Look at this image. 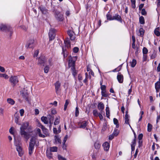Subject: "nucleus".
I'll list each match as a JSON object with an SVG mask.
<instances>
[{
    "mask_svg": "<svg viewBox=\"0 0 160 160\" xmlns=\"http://www.w3.org/2000/svg\"><path fill=\"white\" fill-rule=\"evenodd\" d=\"M29 123L28 122H25L23 123L22 126L20 128V133L22 135H23V137L26 139L27 141L29 139L30 135L24 130L28 128H31V126H29Z\"/></svg>",
    "mask_w": 160,
    "mask_h": 160,
    "instance_id": "obj_1",
    "label": "nucleus"
},
{
    "mask_svg": "<svg viewBox=\"0 0 160 160\" xmlns=\"http://www.w3.org/2000/svg\"><path fill=\"white\" fill-rule=\"evenodd\" d=\"M30 141L28 149L29 154L31 155L33 152L35 143V139L34 138H32Z\"/></svg>",
    "mask_w": 160,
    "mask_h": 160,
    "instance_id": "obj_2",
    "label": "nucleus"
},
{
    "mask_svg": "<svg viewBox=\"0 0 160 160\" xmlns=\"http://www.w3.org/2000/svg\"><path fill=\"white\" fill-rule=\"evenodd\" d=\"M19 142L18 143L17 141L15 140V144L16 146V149L18 152V155L21 157L23 154L24 152L23 151L22 148L19 144Z\"/></svg>",
    "mask_w": 160,
    "mask_h": 160,
    "instance_id": "obj_3",
    "label": "nucleus"
},
{
    "mask_svg": "<svg viewBox=\"0 0 160 160\" xmlns=\"http://www.w3.org/2000/svg\"><path fill=\"white\" fill-rule=\"evenodd\" d=\"M34 42L33 39H30L27 42L25 45V48L27 49L33 48L34 45Z\"/></svg>",
    "mask_w": 160,
    "mask_h": 160,
    "instance_id": "obj_4",
    "label": "nucleus"
},
{
    "mask_svg": "<svg viewBox=\"0 0 160 160\" xmlns=\"http://www.w3.org/2000/svg\"><path fill=\"white\" fill-rule=\"evenodd\" d=\"M77 59V57H72L70 56L69 58V66L72 68L74 67L75 62Z\"/></svg>",
    "mask_w": 160,
    "mask_h": 160,
    "instance_id": "obj_5",
    "label": "nucleus"
},
{
    "mask_svg": "<svg viewBox=\"0 0 160 160\" xmlns=\"http://www.w3.org/2000/svg\"><path fill=\"white\" fill-rule=\"evenodd\" d=\"M12 28L9 26H7L3 24L0 25V30L2 31H10V34L11 35L12 32H11Z\"/></svg>",
    "mask_w": 160,
    "mask_h": 160,
    "instance_id": "obj_6",
    "label": "nucleus"
},
{
    "mask_svg": "<svg viewBox=\"0 0 160 160\" xmlns=\"http://www.w3.org/2000/svg\"><path fill=\"white\" fill-rule=\"evenodd\" d=\"M54 13L55 16L57 20L59 21L62 20L63 18L62 14L60 13V12L57 10H55Z\"/></svg>",
    "mask_w": 160,
    "mask_h": 160,
    "instance_id": "obj_7",
    "label": "nucleus"
},
{
    "mask_svg": "<svg viewBox=\"0 0 160 160\" xmlns=\"http://www.w3.org/2000/svg\"><path fill=\"white\" fill-rule=\"evenodd\" d=\"M9 81L13 87H14L18 82V78L16 76H11L9 78Z\"/></svg>",
    "mask_w": 160,
    "mask_h": 160,
    "instance_id": "obj_8",
    "label": "nucleus"
},
{
    "mask_svg": "<svg viewBox=\"0 0 160 160\" xmlns=\"http://www.w3.org/2000/svg\"><path fill=\"white\" fill-rule=\"evenodd\" d=\"M67 33L70 37V40L72 41H74L75 38V34L73 31L70 30L67 31Z\"/></svg>",
    "mask_w": 160,
    "mask_h": 160,
    "instance_id": "obj_9",
    "label": "nucleus"
},
{
    "mask_svg": "<svg viewBox=\"0 0 160 160\" xmlns=\"http://www.w3.org/2000/svg\"><path fill=\"white\" fill-rule=\"evenodd\" d=\"M46 61V58L45 57L41 56L38 59V65H42L43 66H44V63H45Z\"/></svg>",
    "mask_w": 160,
    "mask_h": 160,
    "instance_id": "obj_10",
    "label": "nucleus"
},
{
    "mask_svg": "<svg viewBox=\"0 0 160 160\" xmlns=\"http://www.w3.org/2000/svg\"><path fill=\"white\" fill-rule=\"evenodd\" d=\"M55 30L54 29H51L49 33V36L50 40H52L55 37Z\"/></svg>",
    "mask_w": 160,
    "mask_h": 160,
    "instance_id": "obj_11",
    "label": "nucleus"
},
{
    "mask_svg": "<svg viewBox=\"0 0 160 160\" xmlns=\"http://www.w3.org/2000/svg\"><path fill=\"white\" fill-rule=\"evenodd\" d=\"M98 109L101 112V113H104V112L103 111V110L104 108V105L102 102L99 103L98 104Z\"/></svg>",
    "mask_w": 160,
    "mask_h": 160,
    "instance_id": "obj_12",
    "label": "nucleus"
},
{
    "mask_svg": "<svg viewBox=\"0 0 160 160\" xmlns=\"http://www.w3.org/2000/svg\"><path fill=\"white\" fill-rule=\"evenodd\" d=\"M55 89L56 90V92L57 93H58L59 92V88L61 86V83L59 82V81H57L55 83Z\"/></svg>",
    "mask_w": 160,
    "mask_h": 160,
    "instance_id": "obj_13",
    "label": "nucleus"
},
{
    "mask_svg": "<svg viewBox=\"0 0 160 160\" xmlns=\"http://www.w3.org/2000/svg\"><path fill=\"white\" fill-rule=\"evenodd\" d=\"M102 146L104 150L106 151H107L108 150L110 147L109 143L107 142H106L104 143L102 145Z\"/></svg>",
    "mask_w": 160,
    "mask_h": 160,
    "instance_id": "obj_14",
    "label": "nucleus"
},
{
    "mask_svg": "<svg viewBox=\"0 0 160 160\" xmlns=\"http://www.w3.org/2000/svg\"><path fill=\"white\" fill-rule=\"evenodd\" d=\"M144 33V31L142 28H140L138 31L137 32V34L141 37H142Z\"/></svg>",
    "mask_w": 160,
    "mask_h": 160,
    "instance_id": "obj_15",
    "label": "nucleus"
},
{
    "mask_svg": "<svg viewBox=\"0 0 160 160\" xmlns=\"http://www.w3.org/2000/svg\"><path fill=\"white\" fill-rule=\"evenodd\" d=\"M118 80L119 82L122 83L123 82V77L122 75L118 74L117 76Z\"/></svg>",
    "mask_w": 160,
    "mask_h": 160,
    "instance_id": "obj_16",
    "label": "nucleus"
},
{
    "mask_svg": "<svg viewBox=\"0 0 160 160\" xmlns=\"http://www.w3.org/2000/svg\"><path fill=\"white\" fill-rule=\"evenodd\" d=\"M22 96L23 98L26 101H28V94L27 92H24L22 93Z\"/></svg>",
    "mask_w": 160,
    "mask_h": 160,
    "instance_id": "obj_17",
    "label": "nucleus"
},
{
    "mask_svg": "<svg viewBox=\"0 0 160 160\" xmlns=\"http://www.w3.org/2000/svg\"><path fill=\"white\" fill-rule=\"evenodd\" d=\"M64 43L67 48H69L71 47L70 43L69 40L68 38H67L64 40Z\"/></svg>",
    "mask_w": 160,
    "mask_h": 160,
    "instance_id": "obj_18",
    "label": "nucleus"
},
{
    "mask_svg": "<svg viewBox=\"0 0 160 160\" xmlns=\"http://www.w3.org/2000/svg\"><path fill=\"white\" fill-rule=\"evenodd\" d=\"M48 117L43 116L41 118V120L45 124H47L48 122Z\"/></svg>",
    "mask_w": 160,
    "mask_h": 160,
    "instance_id": "obj_19",
    "label": "nucleus"
},
{
    "mask_svg": "<svg viewBox=\"0 0 160 160\" xmlns=\"http://www.w3.org/2000/svg\"><path fill=\"white\" fill-rule=\"evenodd\" d=\"M48 119L49 120V122L50 124H52V121L53 120L54 117L52 115H49L48 116Z\"/></svg>",
    "mask_w": 160,
    "mask_h": 160,
    "instance_id": "obj_20",
    "label": "nucleus"
},
{
    "mask_svg": "<svg viewBox=\"0 0 160 160\" xmlns=\"http://www.w3.org/2000/svg\"><path fill=\"white\" fill-rule=\"evenodd\" d=\"M50 151H48V150L46 151V155L47 157L49 159H51L52 158V154L51 152Z\"/></svg>",
    "mask_w": 160,
    "mask_h": 160,
    "instance_id": "obj_21",
    "label": "nucleus"
},
{
    "mask_svg": "<svg viewBox=\"0 0 160 160\" xmlns=\"http://www.w3.org/2000/svg\"><path fill=\"white\" fill-rule=\"evenodd\" d=\"M81 125L80 126L79 128H84L86 126L87 123V122L84 121L81 122Z\"/></svg>",
    "mask_w": 160,
    "mask_h": 160,
    "instance_id": "obj_22",
    "label": "nucleus"
},
{
    "mask_svg": "<svg viewBox=\"0 0 160 160\" xmlns=\"http://www.w3.org/2000/svg\"><path fill=\"white\" fill-rule=\"evenodd\" d=\"M112 20H116L118 21H120L121 18L120 16L118 15H115V16L112 17Z\"/></svg>",
    "mask_w": 160,
    "mask_h": 160,
    "instance_id": "obj_23",
    "label": "nucleus"
},
{
    "mask_svg": "<svg viewBox=\"0 0 160 160\" xmlns=\"http://www.w3.org/2000/svg\"><path fill=\"white\" fill-rule=\"evenodd\" d=\"M126 114L125 116V123L126 124H129V116L127 114V112H126Z\"/></svg>",
    "mask_w": 160,
    "mask_h": 160,
    "instance_id": "obj_24",
    "label": "nucleus"
},
{
    "mask_svg": "<svg viewBox=\"0 0 160 160\" xmlns=\"http://www.w3.org/2000/svg\"><path fill=\"white\" fill-rule=\"evenodd\" d=\"M54 138L55 142L56 143H58L61 144V141L60 138L57 136L56 135L54 137Z\"/></svg>",
    "mask_w": 160,
    "mask_h": 160,
    "instance_id": "obj_25",
    "label": "nucleus"
},
{
    "mask_svg": "<svg viewBox=\"0 0 160 160\" xmlns=\"http://www.w3.org/2000/svg\"><path fill=\"white\" fill-rule=\"evenodd\" d=\"M7 102L12 105H13L15 103V101L12 98H9L7 99Z\"/></svg>",
    "mask_w": 160,
    "mask_h": 160,
    "instance_id": "obj_26",
    "label": "nucleus"
},
{
    "mask_svg": "<svg viewBox=\"0 0 160 160\" xmlns=\"http://www.w3.org/2000/svg\"><path fill=\"white\" fill-rule=\"evenodd\" d=\"M37 133L38 134L39 136L42 138L45 137V135L41 134V130L39 128H38L37 130Z\"/></svg>",
    "mask_w": 160,
    "mask_h": 160,
    "instance_id": "obj_27",
    "label": "nucleus"
},
{
    "mask_svg": "<svg viewBox=\"0 0 160 160\" xmlns=\"http://www.w3.org/2000/svg\"><path fill=\"white\" fill-rule=\"evenodd\" d=\"M136 63L137 62L136 60L135 59H133L132 60V61L130 62L131 66L132 68H133L135 66L136 64Z\"/></svg>",
    "mask_w": 160,
    "mask_h": 160,
    "instance_id": "obj_28",
    "label": "nucleus"
},
{
    "mask_svg": "<svg viewBox=\"0 0 160 160\" xmlns=\"http://www.w3.org/2000/svg\"><path fill=\"white\" fill-rule=\"evenodd\" d=\"M50 150L51 152H56L58 150V147L56 146L51 147L50 148Z\"/></svg>",
    "mask_w": 160,
    "mask_h": 160,
    "instance_id": "obj_29",
    "label": "nucleus"
},
{
    "mask_svg": "<svg viewBox=\"0 0 160 160\" xmlns=\"http://www.w3.org/2000/svg\"><path fill=\"white\" fill-rule=\"evenodd\" d=\"M60 119V117L58 116L56 118V119L54 122V124L55 125H57L59 124V120Z\"/></svg>",
    "mask_w": 160,
    "mask_h": 160,
    "instance_id": "obj_30",
    "label": "nucleus"
},
{
    "mask_svg": "<svg viewBox=\"0 0 160 160\" xmlns=\"http://www.w3.org/2000/svg\"><path fill=\"white\" fill-rule=\"evenodd\" d=\"M152 126L150 123H148V131L150 132L152 131Z\"/></svg>",
    "mask_w": 160,
    "mask_h": 160,
    "instance_id": "obj_31",
    "label": "nucleus"
},
{
    "mask_svg": "<svg viewBox=\"0 0 160 160\" xmlns=\"http://www.w3.org/2000/svg\"><path fill=\"white\" fill-rule=\"evenodd\" d=\"M19 116L18 115H16L15 117V122L17 124L20 125V124L18 122V120L19 118Z\"/></svg>",
    "mask_w": 160,
    "mask_h": 160,
    "instance_id": "obj_32",
    "label": "nucleus"
},
{
    "mask_svg": "<svg viewBox=\"0 0 160 160\" xmlns=\"http://www.w3.org/2000/svg\"><path fill=\"white\" fill-rule=\"evenodd\" d=\"M4 78L5 79H8V76L6 74L0 73V78Z\"/></svg>",
    "mask_w": 160,
    "mask_h": 160,
    "instance_id": "obj_33",
    "label": "nucleus"
},
{
    "mask_svg": "<svg viewBox=\"0 0 160 160\" xmlns=\"http://www.w3.org/2000/svg\"><path fill=\"white\" fill-rule=\"evenodd\" d=\"M158 28H157L154 30V33L157 36H159L160 35V33L158 31Z\"/></svg>",
    "mask_w": 160,
    "mask_h": 160,
    "instance_id": "obj_34",
    "label": "nucleus"
},
{
    "mask_svg": "<svg viewBox=\"0 0 160 160\" xmlns=\"http://www.w3.org/2000/svg\"><path fill=\"white\" fill-rule=\"evenodd\" d=\"M139 22L141 24H143L144 23V19L143 17L141 16L140 17Z\"/></svg>",
    "mask_w": 160,
    "mask_h": 160,
    "instance_id": "obj_35",
    "label": "nucleus"
},
{
    "mask_svg": "<svg viewBox=\"0 0 160 160\" xmlns=\"http://www.w3.org/2000/svg\"><path fill=\"white\" fill-rule=\"evenodd\" d=\"M69 103V101L68 100H66L65 103V104L64 106V111L66 110L67 106L68 105V104Z\"/></svg>",
    "mask_w": 160,
    "mask_h": 160,
    "instance_id": "obj_36",
    "label": "nucleus"
},
{
    "mask_svg": "<svg viewBox=\"0 0 160 160\" xmlns=\"http://www.w3.org/2000/svg\"><path fill=\"white\" fill-rule=\"evenodd\" d=\"M93 115L97 117L98 116L99 113L98 112L97 110H94L93 111Z\"/></svg>",
    "mask_w": 160,
    "mask_h": 160,
    "instance_id": "obj_37",
    "label": "nucleus"
},
{
    "mask_svg": "<svg viewBox=\"0 0 160 160\" xmlns=\"http://www.w3.org/2000/svg\"><path fill=\"white\" fill-rule=\"evenodd\" d=\"M113 122L116 125V127L118 128L119 126V125L118 124V121L117 119L116 118H114L113 119Z\"/></svg>",
    "mask_w": 160,
    "mask_h": 160,
    "instance_id": "obj_38",
    "label": "nucleus"
},
{
    "mask_svg": "<svg viewBox=\"0 0 160 160\" xmlns=\"http://www.w3.org/2000/svg\"><path fill=\"white\" fill-rule=\"evenodd\" d=\"M155 88L158 89L160 88V82L158 81L155 83Z\"/></svg>",
    "mask_w": 160,
    "mask_h": 160,
    "instance_id": "obj_39",
    "label": "nucleus"
},
{
    "mask_svg": "<svg viewBox=\"0 0 160 160\" xmlns=\"http://www.w3.org/2000/svg\"><path fill=\"white\" fill-rule=\"evenodd\" d=\"M101 93L102 96L103 97H107L108 96V94L106 93V91H104L103 92H101Z\"/></svg>",
    "mask_w": 160,
    "mask_h": 160,
    "instance_id": "obj_40",
    "label": "nucleus"
},
{
    "mask_svg": "<svg viewBox=\"0 0 160 160\" xmlns=\"http://www.w3.org/2000/svg\"><path fill=\"white\" fill-rule=\"evenodd\" d=\"M100 145L98 143H95L94 144V147L96 149H98L100 147Z\"/></svg>",
    "mask_w": 160,
    "mask_h": 160,
    "instance_id": "obj_41",
    "label": "nucleus"
},
{
    "mask_svg": "<svg viewBox=\"0 0 160 160\" xmlns=\"http://www.w3.org/2000/svg\"><path fill=\"white\" fill-rule=\"evenodd\" d=\"M106 116L108 118H109V108L108 107H107L106 108Z\"/></svg>",
    "mask_w": 160,
    "mask_h": 160,
    "instance_id": "obj_42",
    "label": "nucleus"
},
{
    "mask_svg": "<svg viewBox=\"0 0 160 160\" xmlns=\"http://www.w3.org/2000/svg\"><path fill=\"white\" fill-rule=\"evenodd\" d=\"M68 135H66L64 137V139H63V140L62 142V143H63V145H64V144H65V143L66 142V141H67V140L68 138Z\"/></svg>",
    "mask_w": 160,
    "mask_h": 160,
    "instance_id": "obj_43",
    "label": "nucleus"
},
{
    "mask_svg": "<svg viewBox=\"0 0 160 160\" xmlns=\"http://www.w3.org/2000/svg\"><path fill=\"white\" fill-rule=\"evenodd\" d=\"M142 52L143 54H145L148 53V50L146 48L144 47L143 49Z\"/></svg>",
    "mask_w": 160,
    "mask_h": 160,
    "instance_id": "obj_44",
    "label": "nucleus"
},
{
    "mask_svg": "<svg viewBox=\"0 0 160 160\" xmlns=\"http://www.w3.org/2000/svg\"><path fill=\"white\" fill-rule=\"evenodd\" d=\"M71 69L73 72L72 74L75 76L77 74L75 67L71 68Z\"/></svg>",
    "mask_w": 160,
    "mask_h": 160,
    "instance_id": "obj_45",
    "label": "nucleus"
},
{
    "mask_svg": "<svg viewBox=\"0 0 160 160\" xmlns=\"http://www.w3.org/2000/svg\"><path fill=\"white\" fill-rule=\"evenodd\" d=\"M73 52L75 53H77L79 51V48L77 47H75L73 48Z\"/></svg>",
    "mask_w": 160,
    "mask_h": 160,
    "instance_id": "obj_46",
    "label": "nucleus"
},
{
    "mask_svg": "<svg viewBox=\"0 0 160 160\" xmlns=\"http://www.w3.org/2000/svg\"><path fill=\"white\" fill-rule=\"evenodd\" d=\"M106 87L104 85H102V86H101V89L102 90V92L106 91Z\"/></svg>",
    "mask_w": 160,
    "mask_h": 160,
    "instance_id": "obj_47",
    "label": "nucleus"
},
{
    "mask_svg": "<svg viewBox=\"0 0 160 160\" xmlns=\"http://www.w3.org/2000/svg\"><path fill=\"white\" fill-rule=\"evenodd\" d=\"M118 131L117 130H115L112 134L115 136H116L118 134Z\"/></svg>",
    "mask_w": 160,
    "mask_h": 160,
    "instance_id": "obj_48",
    "label": "nucleus"
},
{
    "mask_svg": "<svg viewBox=\"0 0 160 160\" xmlns=\"http://www.w3.org/2000/svg\"><path fill=\"white\" fill-rule=\"evenodd\" d=\"M79 114L78 108V107H76L75 109V116L77 117Z\"/></svg>",
    "mask_w": 160,
    "mask_h": 160,
    "instance_id": "obj_49",
    "label": "nucleus"
},
{
    "mask_svg": "<svg viewBox=\"0 0 160 160\" xmlns=\"http://www.w3.org/2000/svg\"><path fill=\"white\" fill-rule=\"evenodd\" d=\"M49 68L47 66H46L44 68V72L45 73H47L49 71Z\"/></svg>",
    "mask_w": 160,
    "mask_h": 160,
    "instance_id": "obj_50",
    "label": "nucleus"
},
{
    "mask_svg": "<svg viewBox=\"0 0 160 160\" xmlns=\"http://www.w3.org/2000/svg\"><path fill=\"white\" fill-rule=\"evenodd\" d=\"M58 158L59 160H67L66 159L60 156V155H58Z\"/></svg>",
    "mask_w": 160,
    "mask_h": 160,
    "instance_id": "obj_51",
    "label": "nucleus"
},
{
    "mask_svg": "<svg viewBox=\"0 0 160 160\" xmlns=\"http://www.w3.org/2000/svg\"><path fill=\"white\" fill-rule=\"evenodd\" d=\"M147 12L145 11V9L143 8L142 9L141 11V14L142 15H144L146 14Z\"/></svg>",
    "mask_w": 160,
    "mask_h": 160,
    "instance_id": "obj_52",
    "label": "nucleus"
},
{
    "mask_svg": "<svg viewBox=\"0 0 160 160\" xmlns=\"http://www.w3.org/2000/svg\"><path fill=\"white\" fill-rule=\"evenodd\" d=\"M40 10L42 11V13L44 14L46 13L47 12L45 8H40Z\"/></svg>",
    "mask_w": 160,
    "mask_h": 160,
    "instance_id": "obj_53",
    "label": "nucleus"
},
{
    "mask_svg": "<svg viewBox=\"0 0 160 160\" xmlns=\"http://www.w3.org/2000/svg\"><path fill=\"white\" fill-rule=\"evenodd\" d=\"M85 76H86V78H85V79L83 80V82L84 83H86L87 82V79L88 78V75L87 73L86 72L85 73Z\"/></svg>",
    "mask_w": 160,
    "mask_h": 160,
    "instance_id": "obj_54",
    "label": "nucleus"
},
{
    "mask_svg": "<svg viewBox=\"0 0 160 160\" xmlns=\"http://www.w3.org/2000/svg\"><path fill=\"white\" fill-rule=\"evenodd\" d=\"M4 109L2 108H0V115L3 116Z\"/></svg>",
    "mask_w": 160,
    "mask_h": 160,
    "instance_id": "obj_55",
    "label": "nucleus"
},
{
    "mask_svg": "<svg viewBox=\"0 0 160 160\" xmlns=\"http://www.w3.org/2000/svg\"><path fill=\"white\" fill-rule=\"evenodd\" d=\"M19 112L21 116H22L23 115L24 112V111L23 109H21L20 110Z\"/></svg>",
    "mask_w": 160,
    "mask_h": 160,
    "instance_id": "obj_56",
    "label": "nucleus"
},
{
    "mask_svg": "<svg viewBox=\"0 0 160 160\" xmlns=\"http://www.w3.org/2000/svg\"><path fill=\"white\" fill-rule=\"evenodd\" d=\"M42 131L43 132V133L46 135H48V130L46 128H45V129H43L42 130Z\"/></svg>",
    "mask_w": 160,
    "mask_h": 160,
    "instance_id": "obj_57",
    "label": "nucleus"
},
{
    "mask_svg": "<svg viewBox=\"0 0 160 160\" xmlns=\"http://www.w3.org/2000/svg\"><path fill=\"white\" fill-rule=\"evenodd\" d=\"M53 131L54 133L55 134H57L60 132V131H58L56 128H53Z\"/></svg>",
    "mask_w": 160,
    "mask_h": 160,
    "instance_id": "obj_58",
    "label": "nucleus"
},
{
    "mask_svg": "<svg viewBox=\"0 0 160 160\" xmlns=\"http://www.w3.org/2000/svg\"><path fill=\"white\" fill-rule=\"evenodd\" d=\"M39 52V51L38 50H37L36 51L34 54V57H36L37 56L38 53Z\"/></svg>",
    "mask_w": 160,
    "mask_h": 160,
    "instance_id": "obj_59",
    "label": "nucleus"
},
{
    "mask_svg": "<svg viewBox=\"0 0 160 160\" xmlns=\"http://www.w3.org/2000/svg\"><path fill=\"white\" fill-rule=\"evenodd\" d=\"M103 113H101V112H100V113H99L98 116L99 117L101 120H102L103 119V116L102 115V114Z\"/></svg>",
    "mask_w": 160,
    "mask_h": 160,
    "instance_id": "obj_60",
    "label": "nucleus"
},
{
    "mask_svg": "<svg viewBox=\"0 0 160 160\" xmlns=\"http://www.w3.org/2000/svg\"><path fill=\"white\" fill-rule=\"evenodd\" d=\"M107 19L109 20H112V17L110 15L108 14L107 15Z\"/></svg>",
    "mask_w": 160,
    "mask_h": 160,
    "instance_id": "obj_61",
    "label": "nucleus"
},
{
    "mask_svg": "<svg viewBox=\"0 0 160 160\" xmlns=\"http://www.w3.org/2000/svg\"><path fill=\"white\" fill-rule=\"evenodd\" d=\"M0 71L2 72H4L5 71V69L3 67L0 66Z\"/></svg>",
    "mask_w": 160,
    "mask_h": 160,
    "instance_id": "obj_62",
    "label": "nucleus"
},
{
    "mask_svg": "<svg viewBox=\"0 0 160 160\" xmlns=\"http://www.w3.org/2000/svg\"><path fill=\"white\" fill-rule=\"evenodd\" d=\"M143 137V135L142 134H139L138 136V138L139 140H140L142 139Z\"/></svg>",
    "mask_w": 160,
    "mask_h": 160,
    "instance_id": "obj_63",
    "label": "nucleus"
},
{
    "mask_svg": "<svg viewBox=\"0 0 160 160\" xmlns=\"http://www.w3.org/2000/svg\"><path fill=\"white\" fill-rule=\"evenodd\" d=\"M157 70L158 72H160V63H159L158 66L157 68Z\"/></svg>",
    "mask_w": 160,
    "mask_h": 160,
    "instance_id": "obj_64",
    "label": "nucleus"
}]
</instances>
